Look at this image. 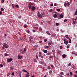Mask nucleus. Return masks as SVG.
<instances>
[{
  "instance_id": "1",
  "label": "nucleus",
  "mask_w": 77,
  "mask_h": 77,
  "mask_svg": "<svg viewBox=\"0 0 77 77\" xmlns=\"http://www.w3.org/2000/svg\"><path fill=\"white\" fill-rule=\"evenodd\" d=\"M37 16L39 18H42V15L40 14L39 12H38L37 13Z\"/></svg>"
},
{
  "instance_id": "2",
  "label": "nucleus",
  "mask_w": 77,
  "mask_h": 77,
  "mask_svg": "<svg viewBox=\"0 0 77 77\" xmlns=\"http://www.w3.org/2000/svg\"><path fill=\"white\" fill-rule=\"evenodd\" d=\"M64 43L66 45H67L68 43V41L67 39H65L64 40Z\"/></svg>"
},
{
  "instance_id": "3",
  "label": "nucleus",
  "mask_w": 77,
  "mask_h": 77,
  "mask_svg": "<svg viewBox=\"0 0 77 77\" xmlns=\"http://www.w3.org/2000/svg\"><path fill=\"white\" fill-rule=\"evenodd\" d=\"M41 63L42 65H44V66H45V65H46V64L45 63H44V62L43 61H42L41 62Z\"/></svg>"
},
{
  "instance_id": "4",
  "label": "nucleus",
  "mask_w": 77,
  "mask_h": 77,
  "mask_svg": "<svg viewBox=\"0 0 77 77\" xmlns=\"http://www.w3.org/2000/svg\"><path fill=\"white\" fill-rule=\"evenodd\" d=\"M3 47H4L5 48H7L9 47V46L7 45V44L6 43L4 44V45H3Z\"/></svg>"
},
{
  "instance_id": "5",
  "label": "nucleus",
  "mask_w": 77,
  "mask_h": 77,
  "mask_svg": "<svg viewBox=\"0 0 77 77\" xmlns=\"http://www.w3.org/2000/svg\"><path fill=\"white\" fill-rule=\"evenodd\" d=\"M12 61V59L11 58L7 59V62H11V61Z\"/></svg>"
},
{
  "instance_id": "6",
  "label": "nucleus",
  "mask_w": 77,
  "mask_h": 77,
  "mask_svg": "<svg viewBox=\"0 0 77 77\" xmlns=\"http://www.w3.org/2000/svg\"><path fill=\"white\" fill-rule=\"evenodd\" d=\"M18 59H21L22 58H23V56H20V55H18L17 56Z\"/></svg>"
},
{
  "instance_id": "7",
  "label": "nucleus",
  "mask_w": 77,
  "mask_h": 77,
  "mask_svg": "<svg viewBox=\"0 0 77 77\" xmlns=\"http://www.w3.org/2000/svg\"><path fill=\"white\" fill-rule=\"evenodd\" d=\"M35 9H36L35 7L34 6H32V8L31 10L32 11H34Z\"/></svg>"
},
{
  "instance_id": "8",
  "label": "nucleus",
  "mask_w": 77,
  "mask_h": 77,
  "mask_svg": "<svg viewBox=\"0 0 77 77\" xmlns=\"http://www.w3.org/2000/svg\"><path fill=\"white\" fill-rule=\"evenodd\" d=\"M19 77H21V72H19Z\"/></svg>"
},
{
  "instance_id": "9",
  "label": "nucleus",
  "mask_w": 77,
  "mask_h": 77,
  "mask_svg": "<svg viewBox=\"0 0 77 77\" xmlns=\"http://www.w3.org/2000/svg\"><path fill=\"white\" fill-rule=\"evenodd\" d=\"M33 60L35 62H37V60H36V58L34 57L33 58Z\"/></svg>"
},
{
  "instance_id": "10",
  "label": "nucleus",
  "mask_w": 77,
  "mask_h": 77,
  "mask_svg": "<svg viewBox=\"0 0 77 77\" xmlns=\"http://www.w3.org/2000/svg\"><path fill=\"white\" fill-rule=\"evenodd\" d=\"M57 54H59L60 55L61 54V52L60 51H57Z\"/></svg>"
},
{
  "instance_id": "11",
  "label": "nucleus",
  "mask_w": 77,
  "mask_h": 77,
  "mask_svg": "<svg viewBox=\"0 0 77 77\" xmlns=\"http://www.w3.org/2000/svg\"><path fill=\"white\" fill-rule=\"evenodd\" d=\"M29 6H32V5H34V4L33 3H29Z\"/></svg>"
},
{
  "instance_id": "12",
  "label": "nucleus",
  "mask_w": 77,
  "mask_h": 77,
  "mask_svg": "<svg viewBox=\"0 0 77 77\" xmlns=\"http://www.w3.org/2000/svg\"><path fill=\"white\" fill-rule=\"evenodd\" d=\"M27 51V49L26 48H25L24 50H23V52H26Z\"/></svg>"
},
{
  "instance_id": "13",
  "label": "nucleus",
  "mask_w": 77,
  "mask_h": 77,
  "mask_svg": "<svg viewBox=\"0 0 77 77\" xmlns=\"http://www.w3.org/2000/svg\"><path fill=\"white\" fill-rule=\"evenodd\" d=\"M38 56L42 58V59H44V57L42 55H38Z\"/></svg>"
},
{
  "instance_id": "14",
  "label": "nucleus",
  "mask_w": 77,
  "mask_h": 77,
  "mask_svg": "<svg viewBox=\"0 0 77 77\" xmlns=\"http://www.w3.org/2000/svg\"><path fill=\"white\" fill-rule=\"evenodd\" d=\"M43 52L45 53H47V50H43Z\"/></svg>"
},
{
  "instance_id": "15",
  "label": "nucleus",
  "mask_w": 77,
  "mask_h": 77,
  "mask_svg": "<svg viewBox=\"0 0 77 77\" xmlns=\"http://www.w3.org/2000/svg\"><path fill=\"white\" fill-rule=\"evenodd\" d=\"M60 18H63V15L62 14H61L60 15Z\"/></svg>"
},
{
  "instance_id": "16",
  "label": "nucleus",
  "mask_w": 77,
  "mask_h": 77,
  "mask_svg": "<svg viewBox=\"0 0 77 77\" xmlns=\"http://www.w3.org/2000/svg\"><path fill=\"white\" fill-rule=\"evenodd\" d=\"M46 33L48 34V35H51V34L48 31L46 32Z\"/></svg>"
},
{
  "instance_id": "17",
  "label": "nucleus",
  "mask_w": 77,
  "mask_h": 77,
  "mask_svg": "<svg viewBox=\"0 0 77 77\" xmlns=\"http://www.w3.org/2000/svg\"><path fill=\"white\" fill-rule=\"evenodd\" d=\"M57 17V14H55L54 15V18H56Z\"/></svg>"
},
{
  "instance_id": "18",
  "label": "nucleus",
  "mask_w": 77,
  "mask_h": 77,
  "mask_svg": "<svg viewBox=\"0 0 77 77\" xmlns=\"http://www.w3.org/2000/svg\"><path fill=\"white\" fill-rule=\"evenodd\" d=\"M41 15H42V17H44V15H45V13H41Z\"/></svg>"
},
{
  "instance_id": "19",
  "label": "nucleus",
  "mask_w": 77,
  "mask_h": 77,
  "mask_svg": "<svg viewBox=\"0 0 77 77\" xmlns=\"http://www.w3.org/2000/svg\"><path fill=\"white\" fill-rule=\"evenodd\" d=\"M39 31H40V32H41V31H42V28H41V27H40L39 28Z\"/></svg>"
},
{
  "instance_id": "20",
  "label": "nucleus",
  "mask_w": 77,
  "mask_h": 77,
  "mask_svg": "<svg viewBox=\"0 0 77 77\" xmlns=\"http://www.w3.org/2000/svg\"><path fill=\"white\" fill-rule=\"evenodd\" d=\"M72 68H73V69H76V67H75V66L73 65L72 66Z\"/></svg>"
},
{
  "instance_id": "21",
  "label": "nucleus",
  "mask_w": 77,
  "mask_h": 77,
  "mask_svg": "<svg viewBox=\"0 0 77 77\" xmlns=\"http://www.w3.org/2000/svg\"><path fill=\"white\" fill-rule=\"evenodd\" d=\"M62 57L63 58H65L66 57V55L63 54L62 55Z\"/></svg>"
},
{
  "instance_id": "22",
  "label": "nucleus",
  "mask_w": 77,
  "mask_h": 77,
  "mask_svg": "<svg viewBox=\"0 0 77 77\" xmlns=\"http://www.w3.org/2000/svg\"><path fill=\"white\" fill-rule=\"evenodd\" d=\"M64 6L65 7H66V6H67V4L66 3H64Z\"/></svg>"
},
{
  "instance_id": "23",
  "label": "nucleus",
  "mask_w": 77,
  "mask_h": 77,
  "mask_svg": "<svg viewBox=\"0 0 77 77\" xmlns=\"http://www.w3.org/2000/svg\"><path fill=\"white\" fill-rule=\"evenodd\" d=\"M15 8H19V6L18 5H16L15 6Z\"/></svg>"
},
{
  "instance_id": "24",
  "label": "nucleus",
  "mask_w": 77,
  "mask_h": 77,
  "mask_svg": "<svg viewBox=\"0 0 77 77\" xmlns=\"http://www.w3.org/2000/svg\"><path fill=\"white\" fill-rule=\"evenodd\" d=\"M49 11L50 12H53V10L52 9L49 10Z\"/></svg>"
},
{
  "instance_id": "25",
  "label": "nucleus",
  "mask_w": 77,
  "mask_h": 77,
  "mask_svg": "<svg viewBox=\"0 0 77 77\" xmlns=\"http://www.w3.org/2000/svg\"><path fill=\"white\" fill-rule=\"evenodd\" d=\"M35 57L37 59H38V57L37 55H35Z\"/></svg>"
},
{
  "instance_id": "26",
  "label": "nucleus",
  "mask_w": 77,
  "mask_h": 77,
  "mask_svg": "<svg viewBox=\"0 0 77 77\" xmlns=\"http://www.w3.org/2000/svg\"><path fill=\"white\" fill-rule=\"evenodd\" d=\"M45 48H49V46H46Z\"/></svg>"
},
{
  "instance_id": "27",
  "label": "nucleus",
  "mask_w": 77,
  "mask_h": 77,
  "mask_svg": "<svg viewBox=\"0 0 77 77\" xmlns=\"http://www.w3.org/2000/svg\"><path fill=\"white\" fill-rule=\"evenodd\" d=\"M50 66H51L52 68H54V66L53 65H50Z\"/></svg>"
},
{
  "instance_id": "28",
  "label": "nucleus",
  "mask_w": 77,
  "mask_h": 77,
  "mask_svg": "<svg viewBox=\"0 0 77 77\" xmlns=\"http://www.w3.org/2000/svg\"><path fill=\"white\" fill-rule=\"evenodd\" d=\"M12 7L13 8H15V5L14 4H12Z\"/></svg>"
},
{
  "instance_id": "29",
  "label": "nucleus",
  "mask_w": 77,
  "mask_h": 77,
  "mask_svg": "<svg viewBox=\"0 0 77 77\" xmlns=\"http://www.w3.org/2000/svg\"><path fill=\"white\" fill-rule=\"evenodd\" d=\"M39 55L38 56H40L42 55V54L41 53V52H39Z\"/></svg>"
},
{
  "instance_id": "30",
  "label": "nucleus",
  "mask_w": 77,
  "mask_h": 77,
  "mask_svg": "<svg viewBox=\"0 0 77 77\" xmlns=\"http://www.w3.org/2000/svg\"><path fill=\"white\" fill-rule=\"evenodd\" d=\"M63 72H61L60 73V75H63Z\"/></svg>"
},
{
  "instance_id": "31",
  "label": "nucleus",
  "mask_w": 77,
  "mask_h": 77,
  "mask_svg": "<svg viewBox=\"0 0 77 77\" xmlns=\"http://www.w3.org/2000/svg\"><path fill=\"white\" fill-rule=\"evenodd\" d=\"M1 11H4V9L3 8H2L1 9Z\"/></svg>"
},
{
  "instance_id": "32",
  "label": "nucleus",
  "mask_w": 77,
  "mask_h": 77,
  "mask_svg": "<svg viewBox=\"0 0 77 77\" xmlns=\"http://www.w3.org/2000/svg\"><path fill=\"white\" fill-rule=\"evenodd\" d=\"M35 30H38V27H35Z\"/></svg>"
},
{
  "instance_id": "33",
  "label": "nucleus",
  "mask_w": 77,
  "mask_h": 77,
  "mask_svg": "<svg viewBox=\"0 0 77 77\" xmlns=\"http://www.w3.org/2000/svg\"><path fill=\"white\" fill-rule=\"evenodd\" d=\"M74 20L75 21V22H76V20H77V17H76V18L75 19H74Z\"/></svg>"
},
{
  "instance_id": "34",
  "label": "nucleus",
  "mask_w": 77,
  "mask_h": 77,
  "mask_svg": "<svg viewBox=\"0 0 77 77\" xmlns=\"http://www.w3.org/2000/svg\"><path fill=\"white\" fill-rule=\"evenodd\" d=\"M28 8L29 9H31V6L30 5H29L28 6Z\"/></svg>"
},
{
  "instance_id": "35",
  "label": "nucleus",
  "mask_w": 77,
  "mask_h": 77,
  "mask_svg": "<svg viewBox=\"0 0 77 77\" xmlns=\"http://www.w3.org/2000/svg\"><path fill=\"white\" fill-rule=\"evenodd\" d=\"M48 69H50V66H48Z\"/></svg>"
},
{
  "instance_id": "36",
  "label": "nucleus",
  "mask_w": 77,
  "mask_h": 77,
  "mask_svg": "<svg viewBox=\"0 0 77 77\" xmlns=\"http://www.w3.org/2000/svg\"><path fill=\"white\" fill-rule=\"evenodd\" d=\"M44 42H47V39H45L44 40Z\"/></svg>"
},
{
  "instance_id": "37",
  "label": "nucleus",
  "mask_w": 77,
  "mask_h": 77,
  "mask_svg": "<svg viewBox=\"0 0 77 77\" xmlns=\"http://www.w3.org/2000/svg\"><path fill=\"white\" fill-rule=\"evenodd\" d=\"M23 72H27V71H26V69H23Z\"/></svg>"
},
{
  "instance_id": "38",
  "label": "nucleus",
  "mask_w": 77,
  "mask_h": 77,
  "mask_svg": "<svg viewBox=\"0 0 77 77\" xmlns=\"http://www.w3.org/2000/svg\"><path fill=\"white\" fill-rule=\"evenodd\" d=\"M54 6H57V4H56V3H55L54 4Z\"/></svg>"
},
{
  "instance_id": "39",
  "label": "nucleus",
  "mask_w": 77,
  "mask_h": 77,
  "mask_svg": "<svg viewBox=\"0 0 77 77\" xmlns=\"http://www.w3.org/2000/svg\"><path fill=\"white\" fill-rule=\"evenodd\" d=\"M2 14H3V12H2V11H0V15H2Z\"/></svg>"
},
{
  "instance_id": "40",
  "label": "nucleus",
  "mask_w": 77,
  "mask_h": 77,
  "mask_svg": "<svg viewBox=\"0 0 77 77\" xmlns=\"http://www.w3.org/2000/svg\"><path fill=\"white\" fill-rule=\"evenodd\" d=\"M57 11H58V12H59L60 11V9H57Z\"/></svg>"
},
{
  "instance_id": "41",
  "label": "nucleus",
  "mask_w": 77,
  "mask_h": 77,
  "mask_svg": "<svg viewBox=\"0 0 77 77\" xmlns=\"http://www.w3.org/2000/svg\"><path fill=\"white\" fill-rule=\"evenodd\" d=\"M56 25L57 26H59V23H56Z\"/></svg>"
},
{
  "instance_id": "42",
  "label": "nucleus",
  "mask_w": 77,
  "mask_h": 77,
  "mask_svg": "<svg viewBox=\"0 0 77 77\" xmlns=\"http://www.w3.org/2000/svg\"><path fill=\"white\" fill-rule=\"evenodd\" d=\"M70 75H72V72H70Z\"/></svg>"
},
{
  "instance_id": "43",
  "label": "nucleus",
  "mask_w": 77,
  "mask_h": 77,
  "mask_svg": "<svg viewBox=\"0 0 77 77\" xmlns=\"http://www.w3.org/2000/svg\"><path fill=\"white\" fill-rule=\"evenodd\" d=\"M71 63H70L68 65V66H71Z\"/></svg>"
},
{
  "instance_id": "44",
  "label": "nucleus",
  "mask_w": 77,
  "mask_h": 77,
  "mask_svg": "<svg viewBox=\"0 0 77 77\" xmlns=\"http://www.w3.org/2000/svg\"><path fill=\"white\" fill-rule=\"evenodd\" d=\"M3 66H5V65H6V63H3Z\"/></svg>"
},
{
  "instance_id": "45",
  "label": "nucleus",
  "mask_w": 77,
  "mask_h": 77,
  "mask_svg": "<svg viewBox=\"0 0 77 77\" xmlns=\"http://www.w3.org/2000/svg\"><path fill=\"white\" fill-rule=\"evenodd\" d=\"M71 39H70L69 40V43H71Z\"/></svg>"
},
{
  "instance_id": "46",
  "label": "nucleus",
  "mask_w": 77,
  "mask_h": 77,
  "mask_svg": "<svg viewBox=\"0 0 77 77\" xmlns=\"http://www.w3.org/2000/svg\"><path fill=\"white\" fill-rule=\"evenodd\" d=\"M67 5H68V6H69V5H70V4L69 3V2H68L67 3Z\"/></svg>"
},
{
  "instance_id": "47",
  "label": "nucleus",
  "mask_w": 77,
  "mask_h": 77,
  "mask_svg": "<svg viewBox=\"0 0 77 77\" xmlns=\"http://www.w3.org/2000/svg\"><path fill=\"white\" fill-rule=\"evenodd\" d=\"M48 45H51V42H48Z\"/></svg>"
},
{
  "instance_id": "48",
  "label": "nucleus",
  "mask_w": 77,
  "mask_h": 77,
  "mask_svg": "<svg viewBox=\"0 0 77 77\" xmlns=\"http://www.w3.org/2000/svg\"><path fill=\"white\" fill-rule=\"evenodd\" d=\"M73 24H75V21L74 20H73Z\"/></svg>"
},
{
  "instance_id": "49",
  "label": "nucleus",
  "mask_w": 77,
  "mask_h": 77,
  "mask_svg": "<svg viewBox=\"0 0 77 77\" xmlns=\"http://www.w3.org/2000/svg\"><path fill=\"white\" fill-rule=\"evenodd\" d=\"M52 52H53V53H55V50H52Z\"/></svg>"
},
{
  "instance_id": "50",
  "label": "nucleus",
  "mask_w": 77,
  "mask_h": 77,
  "mask_svg": "<svg viewBox=\"0 0 77 77\" xmlns=\"http://www.w3.org/2000/svg\"><path fill=\"white\" fill-rule=\"evenodd\" d=\"M7 54L6 53H5L4 54V56H8V55H7Z\"/></svg>"
},
{
  "instance_id": "51",
  "label": "nucleus",
  "mask_w": 77,
  "mask_h": 77,
  "mask_svg": "<svg viewBox=\"0 0 77 77\" xmlns=\"http://www.w3.org/2000/svg\"><path fill=\"white\" fill-rule=\"evenodd\" d=\"M26 77H29V75L26 74Z\"/></svg>"
},
{
  "instance_id": "52",
  "label": "nucleus",
  "mask_w": 77,
  "mask_h": 77,
  "mask_svg": "<svg viewBox=\"0 0 77 77\" xmlns=\"http://www.w3.org/2000/svg\"><path fill=\"white\" fill-rule=\"evenodd\" d=\"M65 37L66 38H68V35H66L65 36Z\"/></svg>"
},
{
  "instance_id": "53",
  "label": "nucleus",
  "mask_w": 77,
  "mask_h": 77,
  "mask_svg": "<svg viewBox=\"0 0 77 77\" xmlns=\"http://www.w3.org/2000/svg\"><path fill=\"white\" fill-rule=\"evenodd\" d=\"M62 48H63V47L62 46H60V49H62Z\"/></svg>"
},
{
  "instance_id": "54",
  "label": "nucleus",
  "mask_w": 77,
  "mask_h": 77,
  "mask_svg": "<svg viewBox=\"0 0 77 77\" xmlns=\"http://www.w3.org/2000/svg\"><path fill=\"white\" fill-rule=\"evenodd\" d=\"M0 66L1 67H3V65H2V64H0Z\"/></svg>"
},
{
  "instance_id": "55",
  "label": "nucleus",
  "mask_w": 77,
  "mask_h": 77,
  "mask_svg": "<svg viewBox=\"0 0 77 77\" xmlns=\"http://www.w3.org/2000/svg\"><path fill=\"white\" fill-rule=\"evenodd\" d=\"M11 75H14V72H13L11 74Z\"/></svg>"
},
{
  "instance_id": "56",
  "label": "nucleus",
  "mask_w": 77,
  "mask_h": 77,
  "mask_svg": "<svg viewBox=\"0 0 77 77\" xmlns=\"http://www.w3.org/2000/svg\"><path fill=\"white\" fill-rule=\"evenodd\" d=\"M59 77H63L62 75H59Z\"/></svg>"
},
{
  "instance_id": "57",
  "label": "nucleus",
  "mask_w": 77,
  "mask_h": 77,
  "mask_svg": "<svg viewBox=\"0 0 77 77\" xmlns=\"http://www.w3.org/2000/svg\"><path fill=\"white\" fill-rule=\"evenodd\" d=\"M10 69H13V67H10Z\"/></svg>"
},
{
  "instance_id": "58",
  "label": "nucleus",
  "mask_w": 77,
  "mask_h": 77,
  "mask_svg": "<svg viewBox=\"0 0 77 77\" xmlns=\"http://www.w3.org/2000/svg\"><path fill=\"white\" fill-rule=\"evenodd\" d=\"M50 6H53V4H51V5H50Z\"/></svg>"
},
{
  "instance_id": "59",
  "label": "nucleus",
  "mask_w": 77,
  "mask_h": 77,
  "mask_svg": "<svg viewBox=\"0 0 77 77\" xmlns=\"http://www.w3.org/2000/svg\"><path fill=\"white\" fill-rule=\"evenodd\" d=\"M32 32H36V31H35V29H33L32 31Z\"/></svg>"
},
{
  "instance_id": "60",
  "label": "nucleus",
  "mask_w": 77,
  "mask_h": 77,
  "mask_svg": "<svg viewBox=\"0 0 77 77\" xmlns=\"http://www.w3.org/2000/svg\"><path fill=\"white\" fill-rule=\"evenodd\" d=\"M66 21H67V20H66V19H65V20H64V22H66Z\"/></svg>"
},
{
  "instance_id": "61",
  "label": "nucleus",
  "mask_w": 77,
  "mask_h": 77,
  "mask_svg": "<svg viewBox=\"0 0 77 77\" xmlns=\"http://www.w3.org/2000/svg\"><path fill=\"white\" fill-rule=\"evenodd\" d=\"M18 34H19V35H21V33L20 32H18Z\"/></svg>"
},
{
  "instance_id": "62",
  "label": "nucleus",
  "mask_w": 77,
  "mask_h": 77,
  "mask_svg": "<svg viewBox=\"0 0 77 77\" xmlns=\"http://www.w3.org/2000/svg\"><path fill=\"white\" fill-rule=\"evenodd\" d=\"M23 50H20V53H23Z\"/></svg>"
},
{
  "instance_id": "63",
  "label": "nucleus",
  "mask_w": 77,
  "mask_h": 77,
  "mask_svg": "<svg viewBox=\"0 0 77 77\" xmlns=\"http://www.w3.org/2000/svg\"><path fill=\"white\" fill-rule=\"evenodd\" d=\"M24 26L25 27H27V25H26V24H24Z\"/></svg>"
},
{
  "instance_id": "64",
  "label": "nucleus",
  "mask_w": 77,
  "mask_h": 77,
  "mask_svg": "<svg viewBox=\"0 0 77 77\" xmlns=\"http://www.w3.org/2000/svg\"><path fill=\"white\" fill-rule=\"evenodd\" d=\"M20 40L21 41L22 40V38H21V37H20Z\"/></svg>"
}]
</instances>
